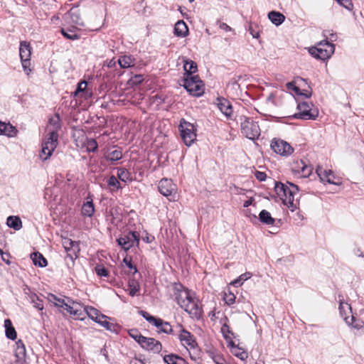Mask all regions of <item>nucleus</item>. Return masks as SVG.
I'll return each instance as SVG.
<instances>
[{
  "mask_svg": "<svg viewBox=\"0 0 364 364\" xmlns=\"http://www.w3.org/2000/svg\"><path fill=\"white\" fill-rule=\"evenodd\" d=\"M255 176L256 178L259 181H265V179L267 178V175L264 172L258 171H257L255 173Z\"/></svg>",
  "mask_w": 364,
  "mask_h": 364,
  "instance_id": "13d9d810",
  "label": "nucleus"
},
{
  "mask_svg": "<svg viewBox=\"0 0 364 364\" xmlns=\"http://www.w3.org/2000/svg\"><path fill=\"white\" fill-rule=\"evenodd\" d=\"M17 129L10 123H5L0 121V134H4L9 137L16 136Z\"/></svg>",
  "mask_w": 364,
  "mask_h": 364,
  "instance_id": "5701e85b",
  "label": "nucleus"
},
{
  "mask_svg": "<svg viewBox=\"0 0 364 364\" xmlns=\"http://www.w3.org/2000/svg\"><path fill=\"white\" fill-rule=\"evenodd\" d=\"M170 294L173 296H182L185 294L186 296H189V290L185 288L180 283H173L171 287Z\"/></svg>",
  "mask_w": 364,
  "mask_h": 364,
  "instance_id": "a878e982",
  "label": "nucleus"
},
{
  "mask_svg": "<svg viewBox=\"0 0 364 364\" xmlns=\"http://www.w3.org/2000/svg\"><path fill=\"white\" fill-rule=\"evenodd\" d=\"M159 190L164 196H174L176 193V186L171 179L163 178L159 183Z\"/></svg>",
  "mask_w": 364,
  "mask_h": 364,
  "instance_id": "4468645a",
  "label": "nucleus"
},
{
  "mask_svg": "<svg viewBox=\"0 0 364 364\" xmlns=\"http://www.w3.org/2000/svg\"><path fill=\"white\" fill-rule=\"evenodd\" d=\"M213 360L215 364H227L223 357L220 355H215Z\"/></svg>",
  "mask_w": 364,
  "mask_h": 364,
  "instance_id": "6e6d98bb",
  "label": "nucleus"
},
{
  "mask_svg": "<svg viewBox=\"0 0 364 364\" xmlns=\"http://www.w3.org/2000/svg\"><path fill=\"white\" fill-rule=\"evenodd\" d=\"M225 304L228 306H231L235 303L236 297H223Z\"/></svg>",
  "mask_w": 364,
  "mask_h": 364,
  "instance_id": "052dcab7",
  "label": "nucleus"
},
{
  "mask_svg": "<svg viewBox=\"0 0 364 364\" xmlns=\"http://www.w3.org/2000/svg\"><path fill=\"white\" fill-rule=\"evenodd\" d=\"M117 177L123 182L132 181L130 172L124 168H117Z\"/></svg>",
  "mask_w": 364,
  "mask_h": 364,
  "instance_id": "e433bc0d",
  "label": "nucleus"
},
{
  "mask_svg": "<svg viewBox=\"0 0 364 364\" xmlns=\"http://www.w3.org/2000/svg\"><path fill=\"white\" fill-rule=\"evenodd\" d=\"M176 300L192 318L198 319L202 316V305L198 297H176Z\"/></svg>",
  "mask_w": 364,
  "mask_h": 364,
  "instance_id": "20e7f679",
  "label": "nucleus"
},
{
  "mask_svg": "<svg viewBox=\"0 0 364 364\" xmlns=\"http://www.w3.org/2000/svg\"><path fill=\"white\" fill-rule=\"evenodd\" d=\"M31 258L36 266L44 267L48 264L46 259L38 252L32 253Z\"/></svg>",
  "mask_w": 364,
  "mask_h": 364,
  "instance_id": "7c9ffc66",
  "label": "nucleus"
},
{
  "mask_svg": "<svg viewBox=\"0 0 364 364\" xmlns=\"http://www.w3.org/2000/svg\"><path fill=\"white\" fill-rule=\"evenodd\" d=\"M164 361L166 364H188L186 360L182 357L172 353L165 355Z\"/></svg>",
  "mask_w": 364,
  "mask_h": 364,
  "instance_id": "c85d7f7f",
  "label": "nucleus"
},
{
  "mask_svg": "<svg viewBox=\"0 0 364 364\" xmlns=\"http://www.w3.org/2000/svg\"><path fill=\"white\" fill-rule=\"evenodd\" d=\"M183 87L192 95L201 96L204 93V84L198 75L185 77Z\"/></svg>",
  "mask_w": 364,
  "mask_h": 364,
  "instance_id": "6e6552de",
  "label": "nucleus"
},
{
  "mask_svg": "<svg viewBox=\"0 0 364 364\" xmlns=\"http://www.w3.org/2000/svg\"><path fill=\"white\" fill-rule=\"evenodd\" d=\"M139 314L141 315L149 323L155 326L159 332H163L167 334H173V331L171 324L163 321L160 318L154 317L150 315L145 311H140Z\"/></svg>",
  "mask_w": 364,
  "mask_h": 364,
  "instance_id": "9d476101",
  "label": "nucleus"
},
{
  "mask_svg": "<svg viewBox=\"0 0 364 364\" xmlns=\"http://www.w3.org/2000/svg\"><path fill=\"white\" fill-rule=\"evenodd\" d=\"M299 112L294 114L296 119H315L318 116V112L312 113L309 109V105L306 102L299 103L297 106Z\"/></svg>",
  "mask_w": 364,
  "mask_h": 364,
  "instance_id": "2eb2a0df",
  "label": "nucleus"
},
{
  "mask_svg": "<svg viewBox=\"0 0 364 364\" xmlns=\"http://www.w3.org/2000/svg\"><path fill=\"white\" fill-rule=\"evenodd\" d=\"M61 129L60 118L59 114L56 113L49 118L48 124L46 127L48 132L45 136L40 157L43 160H47L53 154L58 144V132Z\"/></svg>",
  "mask_w": 364,
  "mask_h": 364,
  "instance_id": "f257e3e1",
  "label": "nucleus"
},
{
  "mask_svg": "<svg viewBox=\"0 0 364 364\" xmlns=\"http://www.w3.org/2000/svg\"><path fill=\"white\" fill-rule=\"evenodd\" d=\"M85 317L88 316L92 320L96 321L102 314L95 308L92 306L84 307Z\"/></svg>",
  "mask_w": 364,
  "mask_h": 364,
  "instance_id": "c9c22d12",
  "label": "nucleus"
},
{
  "mask_svg": "<svg viewBox=\"0 0 364 364\" xmlns=\"http://www.w3.org/2000/svg\"><path fill=\"white\" fill-rule=\"evenodd\" d=\"M220 28L221 29H223V30L226 31H230V29H231L230 27L228 25H227L226 23H220Z\"/></svg>",
  "mask_w": 364,
  "mask_h": 364,
  "instance_id": "e2e57ef3",
  "label": "nucleus"
},
{
  "mask_svg": "<svg viewBox=\"0 0 364 364\" xmlns=\"http://www.w3.org/2000/svg\"><path fill=\"white\" fill-rule=\"evenodd\" d=\"M217 100V105L220 110L226 117H230L232 113V107L230 102L225 98H218Z\"/></svg>",
  "mask_w": 364,
  "mask_h": 364,
  "instance_id": "4be33fe9",
  "label": "nucleus"
},
{
  "mask_svg": "<svg viewBox=\"0 0 364 364\" xmlns=\"http://www.w3.org/2000/svg\"><path fill=\"white\" fill-rule=\"evenodd\" d=\"M227 346L233 355L244 362L247 361L248 358V353L244 348L240 346L239 344H236L233 341L230 340Z\"/></svg>",
  "mask_w": 364,
  "mask_h": 364,
  "instance_id": "dca6fc26",
  "label": "nucleus"
},
{
  "mask_svg": "<svg viewBox=\"0 0 364 364\" xmlns=\"http://www.w3.org/2000/svg\"><path fill=\"white\" fill-rule=\"evenodd\" d=\"M132 262L131 257H124L123 259L122 264V268L124 269V266L126 267L129 264L128 262Z\"/></svg>",
  "mask_w": 364,
  "mask_h": 364,
  "instance_id": "680f3d73",
  "label": "nucleus"
},
{
  "mask_svg": "<svg viewBox=\"0 0 364 364\" xmlns=\"http://www.w3.org/2000/svg\"><path fill=\"white\" fill-rule=\"evenodd\" d=\"M181 136L186 146H191L196 139V129L194 125L181 119L178 127Z\"/></svg>",
  "mask_w": 364,
  "mask_h": 364,
  "instance_id": "1a4fd4ad",
  "label": "nucleus"
},
{
  "mask_svg": "<svg viewBox=\"0 0 364 364\" xmlns=\"http://www.w3.org/2000/svg\"><path fill=\"white\" fill-rule=\"evenodd\" d=\"M107 183L109 186H112V187H114L116 188H120V183L118 181V179L117 178V177H115L114 176H111L108 181H107Z\"/></svg>",
  "mask_w": 364,
  "mask_h": 364,
  "instance_id": "de8ad7c7",
  "label": "nucleus"
},
{
  "mask_svg": "<svg viewBox=\"0 0 364 364\" xmlns=\"http://www.w3.org/2000/svg\"><path fill=\"white\" fill-rule=\"evenodd\" d=\"M0 255H1L2 259L6 262L7 264H9V260L4 258V252L3 250L0 247Z\"/></svg>",
  "mask_w": 364,
  "mask_h": 364,
  "instance_id": "0e129e2a",
  "label": "nucleus"
},
{
  "mask_svg": "<svg viewBox=\"0 0 364 364\" xmlns=\"http://www.w3.org/2000/svg\"><path fill=\"white\" fill-rule=\"evenodd\" d=\"M338 3L348 10H352L353 8V5L350 0H342L340 1Z\"/></svg>",
  "mask_w": 364,
  "mask_h": 364,
  "instance_id": "4d7b16f0",
  "label": "nucleus"
},
{
  "mask_svg": "<svg viewBox=\"0 0 364 364\" xmlns=\"http://www.w3.org/2000/svg\"><path fill=\"white\" fill-rule=\"evenodd\" d=\"M251 203H252V200H246V201L244 203L243 206H244L245 208H247L248 206H250V205H251Z\"/></svg>",
  "mask_w": 364,
  "mask_h": 364,
  "instance_id": "338daca9",
  "label": "nucleus"
},
{
  "mask_svg": "<svg viewBox=\"0 0 364 364\" xmlns=\"http://www.w3.org/2000/svg\"><path fill=\"white\" fill-rule=\"evenodd\" d=\"M287 87L289 90H292L295 92V93L298 94L299 92V88L295 85L293 82H289L287 84Z\"/></svg>",
  "mask_w": 364,
  "mask_h": 364,
  "instance_id": "bf43d9fd",
  "label": "nucleus"
},
{
  "mask_svg": "<svg viewBox=\"0 0 364 364\" xmlns=\"http://www.w3.org/2000/svg\"><path fill=\"white\" fill-rule=\"evenodd\" d=\"M26 355V346L21 340L16 343L15 355L16 360H24Z\"/></svg>",
  "mask_w": 364,
  "mask_h": 364,
  "instance_id": "cd10ccee",
  "label": "nucleus"
},
{
  "mask_svg": "<svg viewBox=\"0 0 364 364\" xmlns=\"http://www.w3.org/2000/svg\"><path fill=\"white\" fill-rule=\"evenodd\" d=\"M108 317L102 314L98 319L95 321L105 328L107 330L112 331L114 325L107 321Z\"/></svg>",
  "mask_w": 364,
  "mask_h": 364,
  "instance_id": "ea45409f",
  "label": "nucleus"
},
{
  "mask_svg": "<svg viewBox=\"0 0 364 364\" xmlns=\"http://www.w3.org/2000/svg\"><path fill=\"white\" fill-rule=\"evenodd\" d=\"M4 327L6 329V336L11 340H15L17 337V333L10 319L7 318L4 321Z\"/></svg>",
  "mask_w": 364,
  "mask_h": 364,
  "instance_id": "c756f323",
  "label": "nucleus"
},
{
  "mask_svg": "<svg viewBox=\"0 0 364 364\" xmlns=\"http://www.w3.org/2000/svg\"><path fill=\"white\" fill-rule=\"evenodd\" d=\"M24 360H16L14 362H13L11 364H23Z\"/></svg>",
  "mask_w": 364,
  "mask_h": 364,
  "instance_id": "774afa93",
  "label": "nucleus"
},
{
  "mask_svg": "<svg viewBox=\"0 0 364 364\" xmlns=\"http://www.w3.org/2000/svg\"><path fill=\"white\" fill-rule=\"evenodd\" d=\"M6 224L9 228L15 230H19L22 228V222L18 216H9L7 218Z\"/></svg>",
  "mask_w": 364,
  "mask_h": 364,
  "instance_id": "72a5a7b5",
  "label": "nucleus"
},
{
  "mask_svg": "<svg viewBox=\"0 0 364 364\" xmlns=\"http://www.w3.org/2000/svg\"><path fill=\"white\" fill-rule=\"evenodd\" d=\"M271 148L275 153L282 156H289L294 152V149L289 143L279 139L272 140Z\"/></svg>",
  "mask_w": 364,
  "mask_h": 364,
  "instance_id": "f8f14e48",
  "label": "nucleus"
},
{
  "mask_svg": "<svg viewBox=\"0 0 364 364\" xmlns=\"http://www.w3.org/2000/svg\"><path fill=\"white\" fill-rule=\"evenodd\" d=\"M188 28L183 21H178L174 26V34L178 37H185L188 35Z\"/></svg>",
  "mask_w": 364,
  "mask_h": 364,
  "instance_id": "b1692460",
  "label": "nucleus"
},
{
  "mask_svg": "<svg viewBox=\"0 0 364 364\" xmlns=\"http://www.w3.org/2000/svg\"><path fill=\"white\" fill-rule=\"evenodd\" d=\"M139 289V283L134 280L132 279L129 282L128 291L130 296H134Z\"/></svg>",
  "mask_w": 364,
  "mask_h": 364,
  "instance_id": "37998d69",
  "label": "nucleus"
},
{
  "mask_svg": "<svg viewBox=\"0 0 364 364\" xmlns=\"http://www.w3.org/2000/svg\"><path fill=\"white\" fill-rule=\"evenodd\" d=\"M129 364H144V363L141 360H139L137 359H133V360H130Z\"/></svg>",
  "mask_w": 364,
  "mask_h": 364,
  "instance_id": "69168bd1",
  "label": "nucleus"
},
{
  "mask_svg": "<svg viewBox=\"0 0 364 364\" xmlns=\"http://www.w3.org/2000/svg\"><path fill=\"white\" fill-rule=\"evenodd\" d=\"M350 323L353 326V328L356 329H360L363 326V321H356L355 317L351 315L349 318Z\"/></svg>",
  "mask_w": 364,
  "mask_h": 364,
  "instance_id": "a18cd8bd",
  "label": "nucleus"
},
{
  "mask_svg": "<svg viewBox=\"0 0 364 364\" xmlns=\"http://www.w3.org/2000/svg\"><path fill=\"white\" fill-rule=\"evenodd\" d=\"M251 276H252V274L250 272H246L243 274H241L237 279L232 281L230 284L235 286V287L240 286L244 281L250 278Z\"/></svg>",
  "mask_w": 364,
  "mask_h": 364,
  "instance_id": "79ce46f5",
  "label": "nucleus"
},
{
  "mask_svg": "<svg viewBox=\"0 0 364 364\" xmlns=\"http://www.w3.org/2000/svg\"><path fill=\"white\" fill-rule=\"evenodd\" d=\"M95 272L97 273V274L99 276V277H107L108 276V271L107 269L103 267V266H101V265H97L96 267H95Z\"/></svg>",
  "mask_w": 364,
  "mask_h": 364,
  "instance_id": "49530a36",
  "label": "nucleus"
},
{
  "mask_svg": "<svg viewBox=\"0 0 364 364\" xmlns=\"http://www.w3.org/2000/svg\"><path fill=\"white\" fill-rule=\"evenodd\" d=\"M259 220L267 225H273L275 220L272 217L269 212L266 210H262L259 215Z\"/></svg>",
  "mask_w": 364,
  "mask_h": 364,
  "instance_id": "f704fd0d",
  "label": "nucleus"
},
{
  "mask_svg": "<svg viewBox=\"0 0 364 364\" xmlns=\"http://www.w3.org/2000/svg\"><path fill=\"white\" fill-rule=\"evenodd\" d=\"M63 246L68 254V256L70 257L72 259L77 257L80 247L77 242H74L70 239H65L63 241Z\"/></svg>",
  "mask_w": 364,
  "mask_h": 364,
  "instance_id": "f3484780",
  "label": "nucleus"
},
{
  "mask_svg": "<svg viewBox=\"0 0 364 364\" xmlns=\"http://www.w3.org/2000/svg\"><path fill=\"white\" fill-rule=\"evenodd\" d=\"M268 17L272 23L276 26L281 25L285 20V16L282 14L274 11H270Z\"/></svg>",
  "mask_w": 364,
  "mask_h": 364,
  "instance_id": "473e14b6",
  "label": "nucleus"
},
{
  "mask_svg": "<svg viewBox=\"0 0 364 364\" xmlns=\"http://www.w3.org/2000/svg\"><path fill=\"white\" fill-rule=\"evenodd\" d=\"M95 211L92 201H87L83 204L82 208V213L83 215L91 217Z\"/></svg>",
  "mask_w": 364,
  "mask_h": 364,
  "instance_id": "58836bf2",
  "label": "nucleus"
},
{
  "mask_svg": "<svg viewBox=\"0 0 364 364\" xmlns=\"http://www.w3.org/2000/svg\"><path fill=\"white\" fill-rule=\"evenodd\" d=\"M128 263L129 264L126 266L129 269L127 273L129 274H135L138 272L136 267L132 263V261Z\"/></svg>",
  "mask_w": 364,
  "mask_h": 364,
  "instance_id": "864d4df0",
  "label": "nucleus"
},
{
  "mask_svg": "<svg viewBox=\"0 0 364 364\" xmlns=\"http://www.w3.org/2000/svg\"><path fill=\"white\" fill-rule=\"evenodd\" d=\"M129 335L140 345L141 338H144L140 333L136 330H132Z\"/></svg>",
  "mask_w": 364,
  "mask_h": 364,
  "instance_id": "603ef678",
  "label": "nucleus"
},
{
  "mask_svg": "<svg viewBox=\"0 0 364 364\" xmlns=\"http://www.w3.org/2000/svg\"><path fill=\"white\" fill-rule=\"evenodd\" d=\"M301 166L299 165L298 166V168H300V171L304 175V176H309L310 173L311 172V168L306 166L304 163L301 161Z\"/></svg>",
  "mask_w": 364,
  "mask_h": 364,
  "instance_id": "09e8293b",
  "label": "nucleus"
},
{
  "mask_svg": "<svg viewBox=\"0 0 364 364\" xmlns=\"http://www.w3.org/2000/svg\"><path fill=\"white\" fill-rule=\"evenodd\" d=\"M19 54L21 60L30 59L31 55V48L26 41L20 43Z\"/></svg>",
  "mask_w": 364,
  "mask_h": 364,
  "instance_id": "393cba45",
  "label": "nucleus"
},
{
  "mask_svg": "<svg viewBox=\"0 0 364 364\" xmlns=\"http://www.w3.org/2000/svg\"><path fill=\"white\" fill-rule=\"evenodd\" d=\"M179 327L180 330L177 336L180 343L189 353L191 358H193L192 353H196L198 349L196 338L193 334L185 329L182 326Z\"/></svg>",
  "mask_w": 364,
  "mask_h": 364,
  "instance_id": "39448f33",
  "label": "nucleus"
},
{
  "mask_svg": "<svg viewBox=\"0 0 364 364\" xmlns=\"http://www.w3.org/2000/svg\"><path fill=\"white\" fill-rule=\"evenodd\" d=\"M87 87V82L85 81H81L78 83L75 95H77L78 92L84 91Z\"/></svg>",
  "mask_w": 364,
  "mask_h": 364,
  "instance_id": "5fc2aeb1",
  "label": "nucleus"
},
{
  "mask_svg": "<svg viewBox=\"0 0 364 364\" xmlns=\"http://www.w3.org/2000/svg\"><path fill=\"white\" fill-rule=\"evenodd\" d=\"M76 31L77 28L73 26L68 29L61 28L60 33L67 39L74 41L80 38V35L77 33Z\"/></svg>",
  "mask_w": 364,
  "mask_h": 364,
  "instance_id": "2f4dec72",
  "label": "nucleus"
},
{
  "mask_svg": "<svg viewBox=\"0 0 364 364\" xmlns=\"http://www.w3.org/2000/svg\"><path fill=\"white\" fill-rule=\"evenodd\" d=\"M22 67L23 68V70L26 72L27 75L29 74V73L31 71V69L30 68L31 66V60L30 59H26V60H21Z\"/></svg>",
  "mask_w": 364,
  "mask_h": 364,
  "instance_id": "3c124183",
  "label": "nucleus"
},
{
  "mask_svg": "<svg viewBox=\"0 0 364 364\" xmlns=\"http://www.w3.org/2000/svg\"><path fill=\"white\" fill-rule=\"evenodd\" d=\"M340 314L347 323H350L349 318L352 315L351 306L348 301L341 300L339 304Z\"/></svg>",
  "mask_w": 364,
  "mask_h": 364,
  "instance_id": "412c9836",
  "label": "nucleus"
},
{
  "mask_svg": "<svg viewBox=\"0 0 364 364\" xmlns=\"http://www.w3.org/2000/svg\"><path fill=\"white\" fill-rule=\"evenodd\" d=\"M334 45L327 41H321L316 46L309 49L310 54L316 59L325 60L334 53Z\"/></svg>",
  "mask_w": 364,
  "mask_h": 364,
  "instance_id": "423d86ee",
  "label": "nucleus"
},
{
  "mask_svg": "<svg viewBox=\"0 0 364 364\" xmlns=\"http://www.w3.org/2000/svg\"><path fill=\"white\" fill-rule=\"evenodd\" d=\"M122 153L119 149L113 150L107 154L106 159L107 161H115L121 159Z\"/></svg>",
  "mask_w": 364,
  "mask_h": 364,
  "instance_id": "a19ab883",
  "label": "nucleus"
},
{
  "mask_svg": "<svg viewBox=\"0 0 364 364\" xmlns=\"http://www.w3.org/2000/svg\"><path fill=\"white\" fill-rule=\"evenodd\" d=\"M241 131L250 139H255L260 135V129L257 122L246 117H240Z\"/></svg>",
  "mask_w": 364,
  "mask_h": 364,
  "instance_id": "0eeeda50",
  "label": "nucleus"
},
{
  "mask_svg": "<svg viewBox=\"0 0 364 364\" xmlns=\"http://www.w3.org/2000/svg\"><path fill=\"white\" fill-rule=\"evenodd\" d=\"M85 146L88 151L95 152L97 149V142L93 139H87Z\"/></svg>",
  "mask_w": 364,
  "mask_h": 364,
  "instance_id": "c03bdc74",
  "label": "nucleus"
},
{
  "mask_svg": "<svg viewBox=\"0 0 364 364\" xmlns=\"http://www.w3.org/2000/svg\"><path fill=\"white\" fill-rule=\"evenodd\" d=\"M183 68L186 77L193 76L192 74L197 71V64L191 60H183Z\"/></svg>",
  "mask_w": 364,
  "mask_h": 364,
  "instance_id": "bb28decb",
  "label": "nucleus"
},
{
  "mask_svg": "<svg viewBox=\"0 0 364 364\" xmlns=\"http://www.w3.org/2000/svg\"><path fill=\"white\" fill-rule=\"evenodd\" d=\"M31 302L33 304V306L38 310L42 311L43 309V301L40 299V297H36V299H33Z\"/></svg>",
  "mask_w": 364,
  "mask_h": 364,
  "instance_id": "8fccbe9b",
  "label": "nucleus"
},
{
  "mask_svg": "<svg viewBox=\"0 0 364 364\" xmlns=\"http://www.w3.org/2000/svg\"><path fill=\"white\" fill-rule=\"evenodd\" d=\"M316 173L320 178L321 181L327 182L331 184H335L333 179L334 178V176L333 172L330 169H324L321 166H318L316 168Z\"/></svg>",
  "mask_w": 364,
  "mask_h": 364,
  "instance_id": "a211bd4d",
  "label": "nucleus"
},
{
  "mask_svg": "<svg viewBox=\"0 0 364 364\" xmlns=\"http://www.w3.org/2000/svg\"><path fill=\"white\" fill-rule=\"evenodd\" d=\"M289 184V186H287L282 183L277 182L274 189L283 203L294 210L296 208V205L294 203V195L298 193L299 188L291 183Z\"/></svg>",
  "mask_w": 364,
  "mask_h": 364,
  "instance_id": "7ed1b4c3",
  "label": "nucleus"
},
{
  "mask_svg": "<svg viewBox=\"0 0 364 364\" xmlns=\"http://www.w3.org/2000/svg\"><path fill=\"white\" fill-rule=\"evenodd\" d=\"M117 241L119 245H120L125 251H127L134 245H139V234L136 231H130L128 234L118 238Z\"/></svg>",
  "mask_w": 364,
  "mask_h": 364,
  "instance_id": "9b49d317",
  "label": "nucleus"
},
{
  "mask_svg": "<svg viewBox=\"0 0 364 364\" xmlns=\"http://www.w3.org/2000/svg\"><path fill=\"white\" fill-rule=\"evenodd\" d=\"M140 346L146 350L159 353L162 350V344L154 338H141Z\"/></svg>",
  "mask_w": 364,
  "mask_h": 364,
  "instance_id": "ddd939ff",
  "label": "nucleus"
},
{
  "mask_svg": "<svg viewBox=\"0 0 364 364\" xmlns=\"http://www.w3.org/2000/svg\"><path fill=\"white\" fill-rule=\"evenodd\" d=\"M53 300H50L55 306L62 309V311H66L67 313L70 314L74 319L76 320H84L85 319V309L84 306L80 303L72 301L60 297H53Z\"/></svg>",
  "mask_w": 364,
  "mask_h": 364,
  "instance_id": "f03ea898",
  "label": "nucleus"
},
{
  "mask_svg": "<svg viewBox=\"0 0 364 364\" xmlns=\"http://www.w3.org/2000/svg\"><path fill=\"white\" fill-rule=\"evenodd\" d=\"M66 19H70V21L79 26H84V21L80 16V10L77 8H72L66 14Z\"/></svg>",
  "mask_w": 364,
  "mask_h": 364,
  "instance_id": "aec40b11",
  "label": "nucleus"
},
{
  "mask_svg": "<svg viewBox=\"0 0 364 364\" xmlns=\"http://www.w3.org/2000/svg\"><path fill=\"white\" fill-rule=\"evenodd\" d=\"M118 63L122 68H127L134 65V59L127 55L120 57L118 60Z\"/></svg>",
  "mask_w": 364,
  "mask_h": 364,
  "instance_id": "4c0bfd02",
  "label": "nucleus"
},
{
  "mask_svg": "<svg viewBox=\"0 0 364 364\" xmlns=\"http://www.w3.org/2000/svg\"><path fill=\"white\" fill-rule=\"evenodd\" d=\"M220 322L222 323L221 333L225 340L227 341V343H229L230 340L232 341L234 333L230 326L228 324V318L227 316H224V318H221Z\"/></svg>",
  "mask_w": 364,
  "mask_h": 364,
  "instance_id": "6ab92c4d",
  "label": "nucleus"
}]
</instances>
